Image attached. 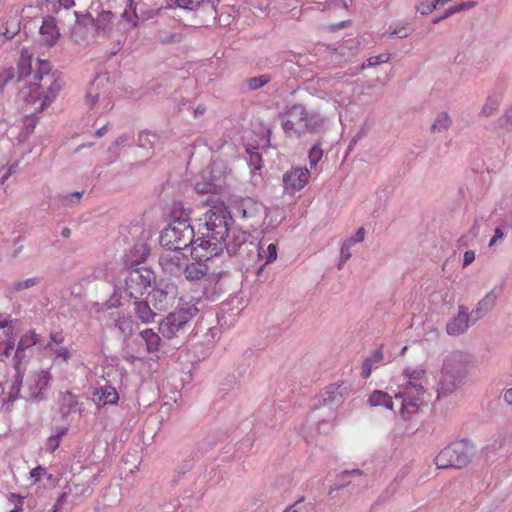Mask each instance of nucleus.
Returning a JSON list of instances; mask_svg holds the SVG:
<instances>
[{"label": "nucleus", "instance_id": "a18cd8bd", "mask_svg": "<svg viewBox=\"0 0 512 512\" xmlns=\"http://www.w3.org/2000/svg\"><path fill=\"white\" fill-rule=\"evenodd\" d=\"M205 0H177L180 7L186 9H195L200 6Z\"/></svg>", "mask_w": 512, "mask_h": 512}, {"label": "nucleus", "instance_id": "f03ea898", "mask_svg": "<svg viewBox=\"0 0 512 512\" xmlns=\"http://www.w3.org/2000/svg\"><path fill=\"white\" fill-rule=\"evenodd\" d=\"M190 208H185L182 202L174 204L173 220L162 231L160 243L166 249H186L194 239V230L189 222Z\"/></svg>", "mask_w": 512, "mask_h": 512}, {"label": "nucleus", "instance_id": "20e7f679", "mask_svg": "<svg viewBox=\"0 0 512 512\" xmlns=\"http://www.w3.org/2000/svg\"><path fill=\"white\" fill-rule=\"evenodd\" d=\"M323 119L310 113L302 104L290 106L282 115V128L287 137L299 138L306 132L315 133L323 125Z\"/></svg>", "mask_w": 512, "mask_h": 512}, {"label": "nucleus", "instance_id": "09e8293b", "mask_svg": "<svg viewBox=\"0 0 512 512\" xmlns=\"http://www.w3.org/2000/svg\"><path fill=\"white\" fill-rule=\"evenodd\" d=\"M12 172V167L8 165H3L0 168V185L5 183V181L11 176Z\"/></svg>", "mask_w": 512, "mask_h": 512}, {"label": "nucleus", "instance_id": "9d476101", "mask_svg": "<svg viewBox=\"0 0 512 512\" xmlns=\"http://www.w3.org/2000/svg\"><path fill=\"white\" fill-rule=\"evenodd\" d=\"M224 248H226L228 252H234L235 250V246L231 245V243H223L207 235H201L193 239L190 254L195 261H207L218 256Z\"/></svg>", "mask_w": 512, "mask_h": 512}, {"label": "nucleus", "instance_id": "a878e982", "mask_svg": "<svg viewBox=\"0 0 512 512\" xmlns=\"http://www.w3.org/2000/svg\"><path fill=\"white\" fill-rule=\"evenodd\" d=\"M203 262L204 261H196L186 266L185 276L188 280H200L207 275L208 268Z\"/></svg>", "mask_w": 512, "mask_h": 512}, {"label": "nucleus", "instance_id": "4468645a", "mask_svg": "<svg viewBox=\"0 0 512 512\" xmlns=\"http://www.w3.org/2000/svg\"><path fill=\"white\" fill-rule=\"evenodd\" d=\"M86 104L90 109L95 110L99 114H105L114 107L113 95L110 91L98 85H91L86 97Z\"/></svg>", "mask_w": 512, "mask_h": 512}, {"label": "nucleus", "instance_id": "f704fd0d", "mask_svg": "<svg viewBox=\"0 0 512 512\" xmlns=\"http://www.w3.org/2000/svg\"><path fill=\"white\" fill-rule=\"evenodd\" d=\"M271 81V77L268 74H262L256 77L245 80V86L248 90H257Z\"/></svg>", "mask_w": 512, "mask_h": 512}, {"label": "nucleus", "instance_id": "412c9836", "mask_svg": "<svg viewBox=\"0 0 512 512\" xmlns=\"http://www.w3.org/2000/svg\"><path fill=\"white\" fill-rule=\"evenodd\" d=\"M501 288L497 291L495 288L486 293V295L477 303L476 308L471 311L472 317L477 321L488 314L496 304L500 295Z\"/></svg>", "mask_w": 512, "mask_h": 512}, {"label": "nucleus", "instance_id": "bf43d9fd", "mask_svg": "<svg viewBox=\"0 0 512 512\" xmlns=\"http://www.w3.org/2000/svg\"><path fill=\"white\" fill-rule=\"evenodd\" d=\"M475 5H476V2H474V1L461 3V4H458V10H460V11L468 10V9L473 8Z\"/></svg>", "mask_w": 512, "mask_h": 512}, {"label": "nucleus", "instance_id": "cd10ccee", "mask_svg": "<svg viewBox=\"0 0 512 512\" xmlns=\"http://www.w3.org/2000/svg\"><path fill=\"white\" fill-rule=\"evenodd\" d=\"M368 403L373 406H383L389 410L393 409V402L391 396L381 390H375L371 393L368 399Z\"/></svg>", "mask_w": 512, "mask_h": 512}, {"label": "nucleus", "instance_id": "c756f323", "mask_svg": "<svg viewBox=\"0 0 512 512\" xmlns=\"http://www.w3.org/2000/svg\"><path fill=\"white\" fill-rule=\"evenodd\" d=\"M39 340H40L39 335L37 333H35L34 331L23 335L20 338L18 345H17L16 358H20L21 352H24L26 349L36 345L39 342Z\"/></svg>", "mask_w": 512, "mask_h": 512}, {"label": "nucleus", "instance_id": "4c0bfd02", "mask_svg": "<svg viewBox=\"0 0 512 512\" xmlns=\"http://www.w3.org/2000/svg\"><path fill=\"white\" fill-rule=\"evenodd\" d=\"M323 156V151L320 148V145H314L309 151V164L310 168L314 169L318 162L321 160Z\"/></svg>", "mask_w": 512, "mask_h": 512}, {"label": "nucleus", "instance_id": "680f3d73", "mask_svg": "<svg viewBox=\"0 0 512 512\" xmlns=\"http://www.w3.org/2000/svg\"><path fill=\"white\" fill-rule=\"evenodd\" d=\"M479 226H480V224H479L478 220H475V221H474V224H473V226H472V228H471V229H470V231H469V234H470L473 238L477 237V235H478V229H479Z\"/></svg>", "mask_w": 512, "mask_h": 512}, {"label": "nucleus", "instance_id": "6e6d98bb", "mask_svg": "<svg viewBox=\"0 0 512 512\" xmlns=\"http://www.w3.org/2000/svg\"><path fill=\"white\" fill-rule=\"evenodd\" d=\"M475 259V253L474 251L472 250H468L464 253V257H463V267H466L468 266L469 264H471Z\"/></svg>", "mask_w": 512, "mask_h": 512}, {"label": "nucleus", "instance_id": "de8ad7c7", "mask_svg": "<svg viewBox=\"0 0 512 512\" xmlns=\"http://www.w3.org/2000/svg\"><path fill=\"white\" fill-rule=\"evenodd\" d=\"M413 31V28L410 26H403L401 28L395 29L391 35H395L398 38H405L407 37L411 32Z\"/></svg>", "mask_w": 512, "mask_h": 512}, {"label": "nucleus", "instance_id": "13d9d810", "mask_svg": "<svg viewBox=\"0 0 512 512\" xmlns=\"http://www.w3.org/2000/svg\"><path fill=\"white\" fill-rule=\"evenodd\" d=\"M503 236H504L503 231L501 230V228L497 227L495 229L494 236L490 240L489 246H493L498 240L502 239Z\"/></svg>", "mask_w": 512, "mask_h": 512}, {"label": "nucleus", "instance_id": "338daca9", "mask_svg": "<svg viewBox=\"0 0 512 512\" xmlns=\"http://www.w3.org/2000/svg\"><path fill=\"white\" fill-rule=\"evenodd\" d=\"M13 347H14V342L13 341H8L6 343L4 354L6 356H8L10 354V351L13 349Z\"/></svg>", "mask_w": 512, "mask_h": 512}, {"label": "nucleus", "instance_id": "052dcab7", "mask_svg": "<svg viewBox=\"0 0 512 512\" xmlns=\"http://www.w3.org/2000/svg\"><path fill=\"white\" fill-rule=\"evenodd\" d=\"M82 197V193L80 192H75V193H71L69 194L66 198L70 201V202H78Z\"/></svg>", "mask_w": 512, "mask_h": 512}, {"label": "nucleus", "instance_id": "603ef678", "mask_svg": "<svg viewBox=\"0 0 512 512\" xmlns=\"http://www.w3.org/2000/svg\"><path fill=\"white\" fill-rule=\"evenodd\" d=\"M53 352L55 353L56 357H59V358H62L63 361L67 362L70 358V352L69 350L62 346V347H59L57 349H52Z\"/></svg>", "mask_w": 512, "mask_h": 512}, {"label": "nucleus", "instance_id": "79ce46f5", "mask_svg": "<svg viewBox=\"0 0 512 512\" xmlns=\"http://www.w3.org/2000/svg\"><path fill=\"white\" fill-rule=\"evenodd\" d=\"M501 127H512V105L505 111V113L498 119Z\"/></svg>", "mask_w": 512, "mask_h": 512}, {"label": "nucleus", "instance_id": "4d7b16f0", "mask_svg": "<svg viewBox=\"0 0 512 512\" xmlns=\"http://www.w3.org/2000/svg\"><path fill=\"white\" fill-rule=\"evenodd\" d=\"M365 234H366L365 229L363 227H361L356 232L355 237L347 239L346 241H355V243L362 242L365 238Z\"/></svg>", "mask_w": 512, "mask_h": 512}, {"label": "nucleus", "instance_id": "37998d69", "mask_svg": "<svg viewBox=\"0 0 512 512\" xmlns=\"http://www.w3.org/2000/svg\"><path fill=\"white\" fill-rule=\"evenodd\" d=\"M61 403L63 406H67L69 409H71L77 405V399L75 395L67 391L64 394H62Z\"/></svg>", "mask_w": 512, "mask_h": 512}, {"label": "nucleus", "instance_id": "69168bd1", "mask_svg": "<svg viewBox=\"0 0 512 512\" xmlns=\"http://www.w3.org/2000/svg\"><path fill=\"white\" fill-rule=\"evenodd\" d=\"M504 399L508 404L512 405V388L504 393Z\"/></svg>", "mask_w": 512, "mask_h": 512}, {"label": "nucleus", "instance_id": "6ab92c4d", "mask_svg": "<svg viewBox=\"0 0 512 512\" xmlns=\"http://www.w3.org/2000/svg\"><path fill=\"white\" fill-rule=\"evenodd\" d=\"M183 249H167L160 257V264L170 274H176L186 264L187 257Z\"/></svg>", "mask_w": 512, "mask_h": 512}, {"label": "nucleus", "instance_id": "ea45409f", "mask_svg": "<svg viewBox=\"0 0 512 512\" xmlns=\"http://www.w3.org/2000/svg\"><path fill=\"white\" fill-rule=\"evenodd\" d=\"M390 59L389 54H381L378 56H372L369 59H367L366 62L362 64V68L370 67V66H376L380 63H386Z\"/></svg>", "mask_w": 512, "mask_h": 512}, {"label": "nucleus", "instance_id": "7c9ffc66", "mask_svg": "<svg viewBox=\"0 0 512 512\" xmlns=\"http://www.w3.org/2000/svg\"><path fill=\"white\" fill-rule=\"evenodd\" d=\"M68 428L64 426L56 427L55 434L48 437L46 441V450L53 453L59 446L62 437L67 434Z\"/></svg>", "mask_w": 512, "mask_h": 512}, {"label": "nucleus", "instance_id": "1a4fd4ad", "mask_svg": "<svg viewBox=\"0 0 512 512\" xmlns=\"http://www.w3.org/2000/svg\"><path fill=\"white\" fill-rule=\"evenodd\" d=\"M198 309L195 305L185 304L175 311L169 313L160 323L159 332L164 338L172 339L185 325L197 315Z\"/></svg>", "mask_w": 512, "mask_h": 512}, {"label": "nucleus", "instance_id": "3c124183", "mask_svg": "<svg viewBox=\"0 0 512 512\" xmlns=\"http://www.w3.org/2000/svg\"><path fill=\"white\" fill-rule=\"evenodd\" d=\"M46 474L45 468L38 466L31 470L30 476L34 479V482H38Z\"/></svg>", "mask_w": 512, "mask_h": 512}, {"label": "nucleus", "instance_id": "0eeeda50", "mask_svg": "<svg viewBox=\"0 0 512 512\" xmlns=\"http://www.w3.org/2000/svg\"><path fill=\"white\" fill-rule=\"evenodd\" d=\"M231 223L232 216L227 208L223 205H215L205 213V223L200 229V233L214 240L230 243L227 239L229 237Z\"/></svg>", "mask_w": 512, "mask_h": 512}, {"label": "nucleus", "instance_id": "a211bd4d", "mask_svg": "<svg viewBox=\"0 0 512 512\" xmlns=\"http://www.w3.org/2000/svg\"><path fill=\"white\" fill-rule=\"evenodd\" d=\"M476 323L471 312L468 313L464 305H460L458 313L446 325V332L451 336H459L466 332L468 328Z\"/></svg>", "mask_w": 512, "mask_h": 512}, {"label": "nucleus", "instance_id": "58836bf2", "mask_svg": "<svg viewBox=\"0 0 512 512\" xmlns=\"http://www.w3.org/2000/svg\"><path fill=\"white\" fill-rule=\"evenodd\" d=\"M39 279L38 278H28L25 280L17 281L13 284V288L15 291H21L25 289H29L36 284H38Z\"/></svg>", "mask_w": 512, "mask_h": 512}, {"label": "nucleus", "instance_id": "c03bdc74", "mask_svg": "<svg viewBox=\"0 0 512 512\" xmlns=\"http://www.w3.org/2000/svg\"><path fill=\"white\" fill-rule=\"evenodd\" d=\"M13 68H6L0 71V89L13 78Z\"/></svg>", "mask_w": 512, "mask_h": 512}, {"label": "nucleus", "instance_id": "7ed1b4c3", "mask_svg": "<svg viewBox=\"0 0 512 512\" xmlns=\"http://www.w3.org/2000/svg\"><path fill=\"white\" fill-rule=\"evenodd\" d=\"M470 362V355L460 350L452 351L445 356L441 368L442 376L439 380L438 396L455 394L464 385L468 377Z\"/></svg>", "mask_w": 512, "mask_h": 512}, {"label": "nucleus", "instance_id": "8fccbe9b", "mask_svg": "<svg viewBox=\"0 0 512 512\" xmlns=\"http://www.w3.org/2000/svg\"><path fill=\"white\" fill-rule=\"evenodd\" d=\"M458 12H460V10H458V5H455V6H453V7H450V8H448V9L444 12V14H443L442 16H440V17H437V18L433 19L432 23H434V24H435V23H438L439 21H441V20H443V19H446V18H448V17H450V16H452L453 14L458 13Z\"/></svg>", "mask_w": 512, "mask_h": 512}, {"label": "nucleus", "instance_id": "c9c22d12", "mask_svg": "<svg viewBox=\"0 0 512 512\" xmlns=\"http://www.w3.org/2000/svg\"><path fill=\"white\" fill-rule=\"evenodd\" d=\"M277 250V245L275 243H271L265 250L261 249L258 255L261 259L265 260V264H268L277 259Z\"/></svg>", "mask_w": 512, "mask_h": 512}, {"label": "nucleus", "instance_id": "a19ab883", "mask_svg": "<svg viewBox=\"0 0 512 512\" xmlns=\"http://www.w3.org/2000/svg\"><path fill=\"white\" fill-rule=\"evenodd\" d=\"M355 244V241H344L341 247V263L339 264V268L341 264L346 262L350 257V248Z\"/></svg>", "mask_w": 512, "mask_h": 512}, {"label": "nucleus", "instance_id": "aec40b11", "mask_svg": "<svg viewBox=\"0 0 512 512\" xmlns=\"http://www.w3.org/2000/svg\"><path fill=\"white\" fill-rule=\"evenodd\" d=\"M350 388L342 383L328 385L323 393V402L327 405L340 406L349 395Z\"/></svg>", "mask_w": 512, "mask_h": 512}, {"label": "nucleus", "instance_id": "bb28decb", "mask_svg": "<svg viewBox=\"0 0 512 512\" xmlns=\"http://www.w3.org/2000/svg\"><path fill=\"white\" fill-rule=\"evenodd\" d=\"M134 311L136 316L143 323H151L154 321L156 313L153 312L148 302L146 301H135L134 303Z\"/></svg>", "mask_w": 512, "mask_h": 512}, {"label": "nucleus", "instance_id": "9b49d317", "mask_svg": "<svg viewBox=\"0 0 512 512\" xmlns=\"http://www.w3.org/2000/svg\"><path fill=\"white\" fill-rule=\"evenodd\" d=\"M232 214L243 221L247 227L256 229L262 224L266 209L263 204L248 198L236 202L232 207Z\"/></svg>", "mask_w": 512, "mask_h": 512}, {"label": "nucleus", "instance_id": "5701e85b", "mask_svg": "<svg viewBox=\"0 0 512 512\" xmlns=\"http://www.w3.org/2000/svg\"><path fill=\"white\" fill-rule=\"evenodd\" d=\"M501 101L502 97L499 94H492L487 96L478 112V118L480 120H485L496 115L499 111Z\"/></svg>", "mask_w": 512, "mask_h": 512}, {"label": "nucleus", "instance_id": "c85d7f7f", "mask_svg": "<svg viewBox=\"0 0 512 512\" xmlns=\"http://www.w3.org/2000/svg\"><path fill=\"white\" fill-rule=\"evenodd\" d=\"M141 338L146 344V349L149 353L157 352L160 348L161 338L158 333L152 329H144L140 332Z\"/></svg>", "mask_w": 512, "mask_h": 512}, {"label": "nucleus", "instance_id": "72a5a7b5", "mask_svg": "<svg viewBox=\"0 0 512 512\" xmlns=\"http://www.w3.org/2000/svg\"><path fill=\"white\" fill-rule=\"evenodd\" d=\"M118 400L119 396L115 388L111 386H105L101 389L99 401L102 402L103 405L116 404Z\"/></svg>", "mask_w": 512, "mask_h": 512}, {"label": "nucleus", "instance_id": "423d86ee", "mask_svg": "<svg viewBox=\"0 0 512 512\" xmlns=\"http://www.w3.org/2000/svg\"><path fill=\"white\" fill-rule=\"evenodd\" d=\"M476 453V447L469 439L453 442L442 449L435 458L438 469H462L469 465Z\"/></svg>", "mask_w": 512, "mask_h": 512}, {"label": "nucleus", "instance_id": "f3484780", "mask_svg": "<svg viewBox=\"0 0 512 512\" xmlns=\"http://www.w3.org/2000/svg\"><path fill=\"white\" fill-rule=\"evenodd\" d=\"M177 287L173 283L160 284L150 292L151 301L156 310L164 311L173 305Z\"/></svg>", "mask_w": 512, "mask_h": 512}, {"label": "nucleus", "instance_id": "b1692460", "mask_svg": "<svg viewBox=\"0 0 512 512\" xmlns=\"http://www.w3.org/2000/svg\"><path fill=\"white\" fill-rule=\"evenodd\" d=\"M384 361V353L382 347L374 350L369 357H367L361 367V377L367 379L370 377L372 371L377 369Z\"/></svg>", "mask_w": 512, "mask_h": 512}, {"label": "nucleus", "instance_id": "39448f33", "mask_svg": "<svg viewBox=\"0 0 512 512\" xmlns=\"http://www.w3.org/2000/svg\"><path fill=\"white\" fill-rule=\"evenodd\" d=\"M94 21L98 34L108 37L126 34L137 25L136 4L134 0H128L120 17L111 11H102Z\"/></svg>", "mask_w": 512, "mask_h": 512}, {"label": "nucleus", "instance_id": "e2e57ef3", "mask_svg": "<svg viewBox=\"0 0 512 512\" xmlns=\"http://www.w3.org/2000/svg\"><path fill=\"white\" fill-rule=\"evenodd\" d=\"M9 323L10 322L8 320L0 321V329L7 328V332H6L7 335L12 334V331H13V328L11 326H9Z\"/></svg>", "mask_w": 512, "mask_h": 512}, {"label": "nucleus", "instance_id": "0e129e2a", "mask_svg": "<svg viewBox=\"0 0 512 512\" xmlns=\"http://www.w3.org/2000/svg\"><path fill=\"white\" fill-rule=\"evenodd\" d=\"M58 1L61 6L68 9L74 5L75 0H58Z\"/></svg>", "mask_w": 512, "mask_h": 512}, {"label": "nucleus", "instance_id": "393cba45", "mask_svg": "<svg viewBox=\"0 0 512 512\" xmlns=\"http://www.w3.org/2000/svg\"><path fill=\"white\" fill-rule=\"evenodd\" d=\"M452 118L446 111L437 114L433 123L430 126L432 134L447 132L452 126Z\"/></svg>", "mask_w": 512, "mask_h": 512}, {"label": "nucleus", "instance_id": "f257e3e1", "mask_svg": "<svg viewBox=\"0 0 512 512\" xmlns=\"http://www.w3.org/2000/svg\"><path fill=\"white\" fill-rule=\"evenodd\" d=\"M38 67L31 73L28 72L21 87L19 95L34 111L41 112L49 106L57 97L63 87V79L57 72L51 71L48 61L38 59Z\"/></svg>", "mask_w": 512, "mask_h": 512}, {"label": "nucleus", "instance_id": "774afa93", "mask_svg": "<svg viewBox=\"0 0 512 512\" xmlns=\"http://www.w3.org/2000/svg\"><path fill=\"white\" fill-rule=\"evenodd\" d=\"M414 374V371H412L411 373L407 372V377H408V381H407V385L408 386H414V379L415 377L413 376Z\"/></svg>", "mask_w": 512, "mask_h": 512}, {"label": "nucleus", "instance_id": "e433bc0d", "mask_svg": "<svg viewBox=\"0 0 512 512\" xmlns=\"http://www.w3.org/2000/svg\"><path fill=\"white\" fill-rule=\"evenodd\" d=\"M20 32V22L17 19L7 21L3 35L6 39L12 40Z\"/></svg>", "mask_w": 512, "mask_h": 512}, {"label": "nucleus", "instance_id": "dca6fc26", "mask_svg": "<svg viewBox=\"0 0 512 512\" xmlns=\"http://www.w3.org/2000/svg\"><path fill=\"white\" fill-rule=\"evenodd\" d=\"M310 177V171L307 168H291L282 177L284 191L291 194L302 190L309 183Z\"/></svg>", "mask_w": 512, "mask_h": 512}, {"label": "nucleus", "instance_id": "4be33fe9", "mask_svg": "<svg viewBox=\"0 0 512 512\" xmlns=\"http://www.w3.org/2000/svg\"><path fill=\"white\" fill-rule=\"evenodd\" d=\"M40 41L47 46H53L56 44L60 37L59 29L56 25L55 18L48 16L43 19L40 27Z\"/></svg>", "mask_w": 512, "mask_h": 512}, {"label": "nucleus", "instance_id": "864d4df0", "mask_svg": "<svg viewBox=\"0 0 512 512\" xmlns=\"http://www.w3.org/2000/svg\"><path fill=\"white\" fill-rule=\"evenodd\" d=\"M64 341V335L62 332H52L50 333V342L47 344V347L51 348V343L61 344Z\"/></svg>", "mask_w": 512, "mask_h": 512}, {"label": "nucleus", "instance_id": "ddd939ff", "mask_svg": "<svg viewBox=\"0 0 512 512\" xmlns=\"http://www.w3.org/2000/svg\"><path fill=\"white\" fill-rule=\"evenodd\" d=\"M153 273L145 267L132 268L125 279L126 293L135 299L144 294L150 286Z\"/></svg>", "mask_w": 512, "mask_h": 512}, {"label": "nucleus", "instance_id": "f8f14e48", "mask_svg": "<svg viewBox=\"0 0 512 512\" xmlns=\"http://www.w3.org/2000/svg\"><path fill=\"white\" fill-rule=\"evenodd\" d=\"M439 381L433 372L426 369L418 371V407L420 405H433L440 396Z\"/></svg>", "mask_w": 512, "mask_h": 512}, {"label": "nucleus", "instance_id": "5fc2aeb1", "mask_svg": "<svg viewBox=\"0 0 512 512\" xmlns=\"http://www.w3.org/2000/svg\"><path fill=\"white\" fill-rule=\"evenodd\" d=\"M284 512H311L301 502H296L293 506L287 508Z\"/></svg>", "mask_w": 512, "mask_h": 512}, {"label": "nucleus", "instance_id": "49530a36", "mask_svg": "<svg viewBox=\"0 0 512 512\" xmlns=\"http://www.w3.org/2000/svg\"><path fill=\"white\" fill-rule=\"evenodd\" d=\"M438 3H441V0H431V3L424 4L422 3V6L420 8L422 15H427L431 13L434 9H436V6ZM419 10V7H418Z\"/></svg>", "mask_w": 512, "mask_h": 512}, {"label": "nucleus", "instance_id": "473e14b6", "mask_svg": "<svg viewBox=\"0 0 512 512\" xmlns=\"http://www.w3.org/2000/svg\"><path fill=\"white\" fill-rule=\"evenodd\" d=\"M416 412V403L414 398H403L400 415L403 420L407 421L412 419Z\"/></svg>", "mask_w": 512, "mask_h": 512}, {"label": "nucleus", "instance_id": "6e6552de", "mask_svg": "<svg viewBox=\"0 0 512 512\" xmlns=\"http://www.w3.org/2000/svg\"><path fill=\"white\" fill-rule=\"evenodd\" d=\"M230 173L226 162L215 158L209 166L202 171L201 177L204 182H196L195 189L199 193H219L225 186V179Z\"/></svg>", "mask_w": 512, "mask_h": 512}, {"label": "nucleus", "instance_id": "2eb2a0df", "mask_svg": "<svg viewBox=\"0 0 512 512\" xmlns=\"http://www.w3.org/2000/svg\"><path fill=\"white\" fill-rule=\"evenodd\" d=\"M76 22L72 27L71 37L78 44L87 43L95 38L98 31L91 14H76Z\"/></svg>", "mask_w": 512, "mask_h": 512}, {"label": "nucleus", "instance_id": "2f4dec72", "mask_svg": "<svg viewBox=\"0 0 512 512\" xmlns=\"http://www.w3.org/2000/svg\"><path fill=\"white\" fill-rule=\"evenodd\" d=\"M35 388L38 392L45 390L52 380V375L49 370H40L34 373Z\"/></svg>", "mask_w": 512, "mask_h": 512}]
</instances>
